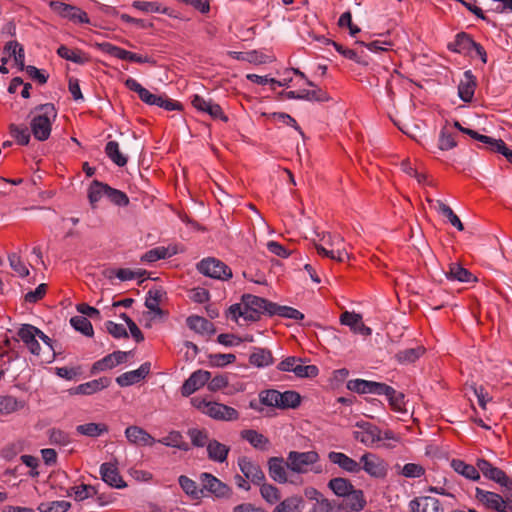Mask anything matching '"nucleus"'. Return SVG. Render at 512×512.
I'll list each match as a JSON object with an SVG mask.
<instances>
[{
    "label": "nucleus",
    "mask_w": 512,
    "mask_h": 512,
    "mask_svg": "<svg viewBox=\"0 0 512 512\" xmlns=\"http://www.w3.org/2000/svg\"><path fill=\"white\" fill-rule=\"evenodd\" d=\"M71 326L85 336L91 337L94 334L91 322L84 316H74L70 319Z\"/></svg>",
    "instance_id": "nucleus-54"
},
{
    "label": "nucleus",
    "mask_w": 512,
    "mask_h": 512,
    "mask_svg": "<svg viewBox=\"0 0 512 512\" xmlns=\"http://www.w3.org/2000/svg\"><path fill=\"white\" fill-rule=\"evenodd\" d=\"M198 271L210 278L228 280L232 277V270L221 260L208 257L197 264Z\"/></svg>",
    "instance_id": "nucleus-7"
},
{
    "label": "nucleus",
    "mask_w": 512,
    "mask_h": 512,
    "mask_svg": "<svg viewBox=\"0 0 512 512\" xmlns=\"http://www.w3.org/2000/svg\"><path fill=\"white\" fill-rule=\"evenodd\" d=\"M191 103L195 109L200 112L207 113L213 119H219L224 122L228 120V117L224 114L221 106L211 100H206L199 95H194Z\"/></svg>",
    "instance_id": "nucleus-15"
},
{
    "label": "nucleus",
    "mask_w": 512,
    "mask_h": 512,
    "mask_svg": "<svg viewBox=\"0 0 512 512\" xmlns=\"http://www.w3.org/2000/svg\"><path fill=\"white\" fill-rule=\"evenodd\" d=\"M287 468V462L281 457H272L268 461L269 476L280 484L288 482Z\"/></svg>",
    "instance_id": "nucleus-28"
},
{
    "label": "nucleus",
    "mask_w": 512,
    "mask_h": 512,
    "mask_svg": "<svg viewBox=\"0 0 512 512\" xmlns=\"http://www.w3.org/2000/svg\"><path fill=\"white\" fill-rule=\"evenodd\" d=\"M188 436L190 437L192 444L196 447L207 446L209 442L208 433L205 430L197 428L189 429Z\"/></svg>",
    "instance_id": "nucleus-63"
},
{
    "label": "nucleus",
    "mask_w": 512,
    "mask_h": 512,
    "mask_svg": "<svg viewBox=\"0 0 512 512\" xmlns=\"http://www.w3.org/2000/svg\"><path fill=\"white\" fill-rule=\"evenodd\" d=\"M328 459L348 473L356 474L361 471V464L342 452L331 451L328 453Z\"/></svg>",
    "instance_id": "nucleus-24"
},
{
    "label": "nucleus",
    "mask_w": 512,
    "mask_h": 512,
    "mask_svg": "<svg viewBox=\"0 0 512 512\" xmlns=\"http://www.w3.org/2000/svg\"><path fill=\"white\" fill-rule=\"evenodd\" d=\"M132 6L145 13H167V9L158 2L134 1Z\"/></svg>",
    "instance_id": "nucleus-57"
},
{
    "label": "nucleus",
    "mask_w": 512,
    "mask_h": 512,
    "mask_svg": "<svg viewBox=\"0 0 512 512\" xmlns=\"http://www.w3.org/2000/svg\"><path fill=\"white\" fill-rule=\"evenodd\" d=\"M9 133L19 145H28L31 138V129L24 124H10Z\"/></svg>",
    "instance_id": "nucleus-43"
},
{
    "label": "nucleus",
    "mask_w": 512,
    "mask_h": 512,
    "mask_svg": "<svg viewBox=\"0 0 512 512\" xmlns=\"http://www.w3.org/2000/svg\"><path fill=\"white\" fill-rule=\"evenodd\" d=\"M57 115V109L52 103L38 105L30 111V129L36 140L43 142L49 139Z\"/></svg>",
    "instance_id": "nucleus-2"
},
{
    "label": "nucleus",
    "mask_w": 512,
    "mask_h": 512,
    "mask_svg": "<svg viewBox=\"0 0 512 512\" xmlns=\"http://www.w3.org/2000/svg\"><path fill=\"white\" fill-rule=\"evenodd\" d=\"M110 383L111 380L109 378L101 377L78 385L75 388L74 393L81 395H92L96 392H99L107 388L110 385Z\"/></svg>",
    "instance_id": "nucleus-34"
},
{
    "label": "nucleus",
    "mask_w": 512,
    "mask_h": 512,
    "mask_svg": "<svg viewBox=\"0 0 512 512\" xmlns=\"http://www.w3.org/2000/svg\"><path fill=\"white\" fill-rule=\"evenodd\" d=\"M320 459L316 451H290L287 456L288 468L298 474L309 472V467L316 464Z\"/></svg>",
    "instance_id": "nucleus-6"
},
{
    "label": "nucleus",
    "mask_w": 512,
    "mask_h": 512,
    "mask_svg": "<svg viewBox=\"0 0 512 512\" xmlns=\"http://www.w3.org/2000/svg\"><path fill=\"white\" fill-rule=\"evenodd\" d=\"M301 403V396L298 392L288 390L285 392L279 391L278 409H295Z\"/></svg>",
    "instance_id": "nucleus-44"
},
{
    "label": "nucleus",
    "mask_w": 512,
    "mask_h": 512,
    "mask_svg": "<svg viewBox=\"0 0 512 512\" xmlns=\"http://www.w3.org/2000/svg\"><path fill=\"white\" fill-rule=\"evenodd\" d=\"M125 437L129 443L136 446H152L156 439L142 427L132 425L125 429Z\"/></svg>",
    "instance_id": "nucleus-19"
},
{
    "label": "nucleus",
    "mask_w": 512,
    "mask_h": 512,
    "mask_svg": "<svg viewBox=\"0 0 512 512\" xmlns=\"http://www.w3.org/2000/svg\"><path fill=\"white\" fill-rule=\"evenodd\" d=\"M77 433L88 437H99L108 432V427L104 423H86L76 427Z\"/></svg>",
    "instance_id": "nucleus-46"
},
{
    "label": "nucleus",
    "mask_w": 512,
    "mask_h": 512,
    "mask_svg": "<svg viewBox=\"0 0 512 512\" xmlns=\"http://www.w3.org/2000/svg\"><path fill=\"white\" fill-rule=\"evenodd\" d=\"M173 253H169V250L165 247H156L141 256V261L146 263H153L160 259L170 257Z\"/></svg>",
    "instance_id": "nucleus-55"
},
{
    "label": "nucleus",
    "mask_w": 512,
    "mask_h": 512,
    "mask_svg": "<svg viewBox=\"0 0 512 512\" xmlns=\"http://www.w3.org/2000/svg\"><path fill=\"white\" fill-rule=\"evenodd\" d=\"M274 358L269 349L254 347L249 356V363L257 368H265L272 365Z\"/></svg>",
    "instance_id": "nucleus-32"
},
{
    "label": "nucleus",
    "mask_w": 512,
    "mask_h": 512,
    "mask_svg": "<svg viewBox=\"0 0 512 512\" xmlns=\"http://www.w3.org/2000/svg\"><path fill=\"white\" fill-rule=\"evenodd\" d=\"M57 54L61 58L77 64H84L89 61V57L86 53L79 49H70L65 45H61L57 49Z\"/></svg>",
    "instance_id": "nucleus-41"
},
{
    "label": "nucleus",
    "mask_w": 512,
    "mask_h": 512,
    "mask_svg": "<svg viewBox=\"0 0 512 512\" xmlns=\"http://www.w3.org/2000/svg\"><path fill=\"white\" fill-rule=\"evenodd\" d=\"M128 352L115 351L111 354L106 355L102 359L93 363L91 367V373L97 374L107 370H111L118 365L124 363L127 360Z\"/></svg>",
    "instance_id": "nucleus-14"
},
{
    "label": "nucleus",
    "mask_w": 512,
    "mask_h": 512,
    "mask_svg": "<svg viewBox=\"0 0 512 512\" xmlns=\"http://www.w3.org/2000/svg\"><path fill=\"white\" fill-rule=\"evenodd\" d=\"M320 241L321 243L316 245V250L321 256L338 262L350 259L345 240L340 234L323 233Z\"/></svg>",
    "instance_id": "nucleus-3"
},
{
    "label": "nucleus",
    "mask_w": 512,
    "mask_h": 512,
    "mask_svg": "<svg viewBox=\"0 0 512 512\" xmlns=\"http://www.w3.org/2000/svg\"><path fill=\"white\" fill-rule=\"evenodd\" d=\"M279 391L267 389L259 392L260 403L267 407L278 408Z\"/></svg>",
    "instance_id": "nucleus-59"
},
{
    "label": "nucleus",
    "mask_w": 512,
    "mask_h": 512,
    "mask_svg": "<svg viewBox=\"0 0 512 512\" xmlns=\"http://www.w3.org/2000/svg\"><path fill=\"white\" fill-rule=\"evenodd\" d=\"M424 352L422 347L408 348L396 354V359L400 363H412L416 361Z\"/></svg>",
    "instance_id": "nucleus-56"
},
{
    "label": "nucleus",
    "mask_w": 512,
    "mask_h": 512,
    "mask_svg": "<svg viewBox=\"0 0 512 512\" xmlns=\"http://www.w3.org/2000/svg\"><path fill=\"white\" fill-rule=\"evenodd\" d=\"M18 336L28 346L36 339H40L46 346L48 352H53L52 340L37 327L30 324H23L18 331Z\"/></svg>",
    "instance_id": "nucleus-11"
},
{
    "label": "nucleus",
    "mask_w": 512,
    "mask_h": 512,
    "mask_svg": "<svg viewBox=\"0 0 512 512\" xmlns=\"http://www.w3.org/2000/svg\"><path fill=\"white\" fill-rule=\"evenodd\" d=\"M467 135L485 144L490 151L498 152L500 148H504V141L502 139H495L486 135H482L475 130L468 131Z\"/></svg>",
    "instance_id": "nucleus-48"
},
{
    "label": "nucleus",
    "mask_w": 512,
    "mask_h": 512,
    "mask_svg": "<svg viewBox=\"0 0 512 512\" xmlns=\"http://www.w3.org/2000/svg\"><path fill=\"white\" fill-rule=\"evenodd\" d=\"M238 466L244 477L256 485H261L265 480V475L260 466L246 456L238 459Z\"/></svg>",
    "instance_id": "nucleus-13"
},
{
    "label": "nucleus",
    "mask_w": 512,
    "mask_h": 512,
    "mask_svg": "<svg viewBox=\"0 0 512 512\" xmlns=\"http://www.w3.org/2000/svg\"><path fill=\"white\" fill-rule=\"evenodd\" d=\"M114 274L121 281H129V280H133V279L143 278L146 274V271L141 270V269L132 270L129 268H120V269H117L114 272Z\"/></svg>",
    "instance_id": "nucleus-62"
},
{
    "label": "nucleus",
    "mask_w": 512,
    "mask_h": 512,
    "mask_svg": "<svg viewBox=\"0 0 512 512\" xmlns=\"http://www.w3.org/2000/svg\"><path fill=\"white\" fill-rule=\"evenodd\" d=\"M96 493L97 490L94 486L81 484L71 487L69 495L73 496L76 501H83L95 496Z\"/></svg>",
    "instance_id": "nucleus-53"
},
{
    "label": "nucleus",
    "mask_w": 512,
    "mask_h": 512,
    "mask_svg": "<svg viewBox=\"0 0 512 512\" xmlns=\"http://www.w3.org/2000/svg\"><path fill=\"white\" fill-rule=\"evenodd\" d=\"M373 385V381H368L364 379H354L350 380L347 383V388L350 391L359 393V394H371V387Z\"/></svg>",
    "instance_id": "nucleus-60"
},
{
    "label": "nucleus",
    "mask_w": 512,
    "mask_h": 512,
    "mask_svg": "<svg viewBox=\"0 0 512 512\" xmlns=\"http://www.w3.org/2000/svg\"><path fill=\"white\" fill-rule=\"evenodd\" d=\"M26 406V402L12 395H0V419L16 413Z\"/></svg>",
    "instance_id": "nucleus-29"
},
{
    "label": "nucleus",
    "mask_w": 512,
    "mask_h": 512,
    "mask_svg": "<svg viewBox=\"0 0 512 512\" xmlns=\"http://www.w3.org/2000/svg\"><path fill=\"white\" fill-rule=\"evenodd\" d=\"M150 369L151 364L149 362H145L141 364L138 369L125 372L116 377V383L121 387L137 384L146 378L150 373Z\"/></svg>",
    "instance_id": "nucleus-17"
},
{
    "label": "nucleus",
    "mask_w": 512,
    "mask_h": 512,
    "mask_svg": "<svg viewBox=\"0 0 512 512\" xmlns=\"http://www.w3.org/2000/svg\"><path fill=\"white\" fill-rule=\"evenodd\" d=\"M269 315H278L284 318L294 319V320H302L304 318L303 313L299 310L288 307V306H279L273 303V306H270Z\"/></svg>",
    "instance_id": "nucleus-50"
},
{
    "label": "nucleus",
    "mask_w": 512,
    "mask_h": 512,
    "mask_svg": "<svg viewBox=\"0 0 512 512\" xmlns=\"http://www.w3.org/2000/svg\"><path fill=\"white\" fill-rule=\"evenodd\" d=\"M475 497L489 509H493L497 512H504L506 509L505 498L495 492L486 491L477 487L475 489Z\"/></svg>",
    "instance_id": "nucleus-18"
},
{
    "label": "nucleus",
    "mask_w": 512,
    "mask_h": 512,
    "mask_svg": "<svg viewBox=\"0 0 512 512\" xmlns=\"http://www.w3.org/2000/svg\"><path fill=\"white\" fill-rule=\"evenodd\" d=\"M304 501L300 496H291L279 502L273 512H302Z\"/></svg>",
    "instance_id": "nucleus-45"
},
{
    "label": "nucleus",
    "mask_w": 512,
    "mask_h": 512,
    "mask_svg": "<svg viewBox=\"0 0 512 512\" xmlns=\"http://www.w3.org/2000/svg\"><path fill=\"white\" fill-rule=\"evenodd\" d=\"M328 487L333 491L335 495L339 497H345L354 489L352 483L348 479L342 477L331 479L328 482Z\"/></svg>",
    "instance_id": "nucleus-47"
},
{
    "label": "nucleus",
    "mask_w": 512,
    "mask_h": 512,
    "mask_svg": "<svg viewBox=\"0 0 512 512\" xmlns=\"http://www.w3.org/2000/svg\"><path fill=\"white\" fill-rule=\"evenodd\" d=\"M229 450L228 446L217 440H211L207 444L208 457L215 462L223 463L226 461Z\"/></svg>",
    "instance_id": "nucleus-39"
},
{
    "label": "nucleus",
    "mask_w": 512,
    "mask_h": 512,
    "mask_svg": "<svg viewBox=\"0 0 512 512\" xmlns=\"http://www.w3.org/2000/svg\"><path fill=\"white\" fill-rule=\"evenodd\" d=\"M474 40L464 32L458 33L453 42L448 44V49L452 52L472 56Z\"/></svg>",
    "instance_id": "nucleus-30"
},
{
    "label": "nucleus",
    "mask_w": 512,
    "mask_h": 512,
    "mask_svg": "<svg viewBox=\"0 0 512 512\" xmlns=\"http://www.w3.org/2000/svg\"><path fill=\"white\" fill-rule=\"evenodd\" d=\"M211 378V373L206 370L194 371L181 387V394L184 397H188L200 388H202Z\"/></svg>",
    "instance_id": "nucleus-12"
},
{
    "label": "nucleus",
    "mask_w": 512,
    "mask_h": 512,
    "mask_svg": "<svg viewBox=\"0 0 512 512\" xmlns=\"http://www.w3.org/2000/svg\"><path fill=\"white\" fill-rule=\"evenodd\" d=\"M344 498L342 506L346 512H359L366 505V499L362 490L353 489Z\"/></svg>",
    "instance_id": "nucleus-31"
},
{
    "label": "nucleus",
    "mask_w": 512,
    "mask_h": 512,
    "mask_svg": "<svg viewBox=\"0 0 512 512\" xmlns=\"http://www.w3.org/2000/svg\"><path fill=\"white\" fill-rule=\"evenodd\" d=\"M191 403L197 410L215 420L233 421L239 418L238 411L225 404L207 401L201 397H193Z\"/></svg>",
    "instance_id": "nucleus-4"
},
{
    "label": "nucleus",
    "mask_w": 512,
    "mask_h": 512,
    "mask_svg": "<svg viewBox=\"0 0 512 512\" xmlns=\"http://www.w3.org/2000/svg\"><path fill=\"white\" fill-rule=\"evenodd\" d=\"M446 276L449 280H457L459 282H471L474 280L473 275L458 264H451Z\"/></svg>",
    "instance_id": "nucleus-52"
},
{
    "label": "nucleus",
    "mask_w": 512,
    "mask_h": 512,
    "mask_svg": "<svg viewBox=\"0 0 512 512\" xmlns=\"http://www.w3.org/2000/svg\"><path fill=\"white\" fill-rule=\"evenodd\" d=\"M241 437L259 450H267L270 445V441L266 436L253 429L243 430Z\"/></svg>",
    "instance_id": "nucleus-37"
},
{
    "label": "nucleus",
    "mask_w": 512,
    "mask_h": 512,
    "mask_svg": "<svg viewBox=\"0 0 512 512\" xmlns=\"http://www.w3.org/2000/svg\"><path fill=\"white\" fill-rule=\"evenodd\" d=\"M163 297L164 292L161 289H150L147 293L145 306L154 317H161L163 315V311L160 308Z\"/></svg>",
    "instance_id": "nucleus-36"
},
{
    "label": "nucleus",
    "mask_w": 512,
    "mask_h": 512,
    "mask_svg": "<svg viewBox=\"0 0 512 512\" xmlns=\"http://www.w3.org/2000/svg\"><path fill=\"white\" fill-rule=\"evenodd\" d=\"M139 98L148 105H155L165 109L166 111H174L181 108V105L178 102L169 99L165 95L153 94L147 89L139 95Z\"/></svg>",
    "instance_id": "nucleus-20"
},
{
    "label": "nucleus",
    "mask_w": 512,
    "mask_h": 512,
    "mask_svg": "<svg viewBox=\"0 0 512 512\" xmlns=\"http://www.w3.org/2000/svg\"><path fill=\"white\" fill-rule=\"evenodd\" d=\"M106 155L116 165L122 167L127 163V158L121 153L119 144L116 141H109L105 147Z\"/></svg>",
    "instance_id": "nucleus-51"
},
{
    "label": "nucleus",
    "mask_w": 512,
    "mask_h": 512,
    "mask_svg": "<svg viewBox=\"0 0 512 512\" xmlns=\"http://www.w3.org/2000/svg\"><path fill=\"white\" fill-rule=\"evenodd\" d=\"M270 306H273V303L264 298L246 294L242 296L240 303L229 307L228 314L232 320L237 322L240 318L244 321H257L262 314H269Z\"/></svg>",
    "instance_id": "nucleus-1"
},
{
    "label": "nucleus",
    "mask_w": 512,
    "mask_h": 512,
    "mask_svg": "<svg viewBox=\"0 0 512 512\" xmlns=\"http://www.w3.org/2000/svg\"><path fill=\"white\" fill-rule=\"evenodd\" d=\"M156 442L167 447L178 448L183 451H187L189 449V445L184 441L183 435L176 430L170 431L165 437L156 440Z\"/></svg>",
    "instance_id": "nucleus-42"
},
{
    "label": "nucleus",
    "mask_w": 512,
    "mask_h": 512,
    "mask_svg": "<svg viewBox=\"0 0 512 512\" xmlns=\"http://www.w3.org/2000/svg\"><path fill=\"white\" fill-rule=\"evenodd\" d=\"M354 438L366 446L379 442V428L371 423H357V430L353 432Z\"/></svg>",
    "instance_id": "nucleus-16"
},
{
    "label": "nucleus",
    "mask_w": 512,
    "mask_h": 512,
    "mask_svg": "<svg viewBox=\"0 0 512 512\" xmlns=\"http://www.w3.org/2000/svg\"><path fill=\"white\" fill-rule=\"evenodd\" d=\"M361 470L374 478H384L387 474V465L373 453H365L360 459Z\"/></svg>",
    "instance_id": "nucleus-10"
},
{
    "label": "nucleus",
    "mask_w": 512,
    "mask_h": 512,
    "mask_svg": "<svg viewBox=\"0 0 512 512\" xmlns=\"http://www.w3.org/2000/svg\"><path fill=\"white\" fill-rule=\"evenodd\" d=\"M411 512H444L440 501L431 496H421L409 503Z\"/></svg>",
    "instance_id": "nucleus-22"
},
{
    "label": "nucleus",
    "mask_w": 512,
    "mask_h": 512,
    "mask_svg": "<svg viewBox=\"0 0 512 512\" xmlns=\"http://www.w3.org/2000/svg\"><path fill=\"white\" fill-rule=\"evenodd\" d=\"M178 483L183 492L192 500H199L203 497V489L199 488L196 481L188 476L181 475L178 478Z\"/></svg>",
    "instance_id": "nucleus-38"
},
{
    "label": "nucleus",
    "mask_w": 512,
    "mask_h": 512,
    "mask_svg": "<svg viewBox=\"0 0 512 512\" xmlns=\"http://www.w3.org/2000/svg\"><path fill=\"white\" fill-rule=\"evenodd\" d=\"M102 52L115 57L117 59L126 60L128 55V50H125L121 47L113 45L109 42H104L99 45Z\"/></svg>",
    "instance_id": "nucleus-61"
},
{
    "label": "nucleus",
    "mask_w": 512,
    "mask_h": 512,
    "mask_svg": "<svg viewBox=\"0 0 512 512\" xmlns=\"http://www.w3.org/2000/svg\"><path fill=\"white\" fill-rule=\"evenodd\" d=\"M450 466L456 473L468 480L478 481L480 479V473L477 466L475 467L468 464L461 459H452Z\"/></svg>",
    "instance_id": "nucleus-35"
},
{
    "label": "nucleus",
    "mask_w": 512,
    "mask_h": 512,
    "mask_svg": "<svg viewBox=\"0 0 512 512\" xmlns=\"http://www.w3.org/2000/svg\"><path fill=\"white\" fill-rule=\"evenodd\" d=\"M479 473L491 481L496 482L506 490H512V479L500 468L493 466L486 459H478L476 462Z\"/></svg>",
    "instance_id": "nucleus-8"
},
{
    "label": "nucleus",
    "mask_w": 512,
    "mask_h": 512,
    "mask_svg": "<svg viewBox=\"0 0 512 512\" xmlns=\"http://www.w3.org/2000/svg\"><path fill=\"white\" fill-rule=\"evenodd\" d=\"M100 474L102 480L112 487L123 488L126 486L118 472L117 466L113 463H103L100 467Z\"/></svg>",
    "instance_id": "nucleus-27"
},
{
    "label": "nucleus",
    "mask_w": 512,
    "mask_h": 512,
    "mask_svg": "<svg viewBox=\"0 0 512 512\" xmlns=\"http://www.w3.org/2000/svg\"><path fill=\"white\" fill-rule=\"evenodd\" d=\"M293 373L299 378H313L319 373V369L315 365H303L302 362H297Z\"/></svg>",
    "instance_id": "nucleus-64"
},
{
    "label": "nucleus",
    "mask_w": 512,
    "mask_h": 512,
    "mask_svg": "<svg viewBox=\"0 0 512 512\" xmlns=\"http://www.w3.org/2000/svg\"><path fill=\"white\" fill-rule=\"evenodd\" d=\"M260 493L263 499L270 504L277 503L281 498L279 489L271 484H262Z\"/></svg>",
    "instance_id": "nucleus-58"
},
{
    "label": "nucleus",
    "mask_w": 512,
    "mask_h": 512,
    "mask_svg": "<svg viewBox=\"0 0 512 512\" xmlns=\"http://www.w3.org/2000/svg\"><path fill=\"white\" fill-rule=\"evenodd\" d=\"M340 322L342 325L348 326L354 333L363 336H369L372 333L371 328L363 323L362 316L355 312L345 311L340 316Z\"/></svg>",
    "instance_id": "nucleus-23"
},
{
    "label": "nucleus",
    "mask_w": 512,
    "mask_h": 512,
    "mask_svg": "<svg viewBox=\"0 0 512 512\" xmlns=\"http://www.w3.org/2000/svg\"><path fill=\"white\" fill-rule=\"evenodd\" d=\"M199 480L203 493L207 492L216 498H229L232 494V490L227 484L210 473H201Z\"/></svg>",
    "instance_id": "nucleus-9"
},
{
    "label": "nucleus",
    "mask_w": 512,
    "mask_h": 512,
    "mask_svg": "<svg viewBox=\"0 0 512 512\" xmlns=\"http://www.w3.org/2000/svg\"><path fill=\"white\" fill-rule=\"evenodd\" d=\"M476 88V78L470 70L463 74V78L458 85V95L464 102H471Z\"/></svg>",
    "instance_id": "nucleus-26"
},
{
    "label": "nucleus",
    "mask_w": 512,
    "mask_h": 512,
    "mask_svg": "<svg viewBox=\"0 0 512 512\" xmlns=\"http://www.w3.org/2000/svg\"><path fill=\"white\" fill-rule=\"evenodd\" d=\"M50 9L62 19L74 24H90V19L81 8L61 1H50Z\"/></svg>",
    "instance_id": "nucleus-5"
},
{
    "label": "nucleus",
    "mask_w": 512,
    "mask_h": 512,
    "mask_svg": "<svg viewBox=\"0 0 512 512\" xmlns=\"http://www.w3.org/2000/svg\"><path fill=\"white\" fill-rule=\"evenodd\" d=\"M109 185L94 180L88 188V199L93 208L96 207L97 203L100 202L104 197L107 198Z\"/></svg>",
    "instance_id": "nucleus-40"
},
{
    "label": "nucleus",
    "mask_w": 512,
    "mask_h": 512,
    "mask_svg": "<svg viewBox=\"0 0 512 512\" xmlns=\"http://www.w3.org/2000/svg\"><path fill=\"white\" fill-rule=\"evenodd\" d=\"M288 99H298V100H306V101H316V102H327L331 98L321 88H315L313 90H299V91H289L286 94Z\"/></svg>",
    "instance_id": "nucleus-25"
},
{
    "label": "nucleus",
    "mask_w": 512,
    "mask_h": 512,
    "mask_svg": "<svg viewBox=\"0 0 512 512\" xmlns=\"http://www.w3.org/2000/svg\"><path fill=\"white\" fill-rule=\"evenodd\" d=\"M456 133L451 130L450 127L444 126L439 135V149L443 151H447L456 147Z\"/></svg>",
    "instance_id": "nucleus-49"
},
{
    "label": "nucleus",
    "mask_w": 512,
    "mask_h": 512,
    "mask_svg": "<svg viewBox=\"0 0 512 512\" xmlns=\"http://www.w3.org/2000/svg\"><path fill=\"white\" fill-rule=\"evenodd\" d=\"M3 57H6L7 60L13 59L16 66H18L21 70L24 69V49L23 46L17 41H10L5 45L3 50Z\"/></svg>",
    "instance_id": "nucleus-33"
},
{
    "label": "nucleus",
    "mask_w": 512,
    "mask_h": 512,
    "mask_svg": "<svg viewBox=\"0 0 512 512\" xmlns=\"http://www.w3.org/2000/svg\"><path fill=\"white\" fill-rule=\"evenodd\" d=\"M139 98L148 105H155L165 109L166 111H174L181 108V105L178 102L169 99L165 95L153 94L147 89L139 95Z\"/></svg>",
    "instance_id": "nucleus-21"
}]
</instances>
